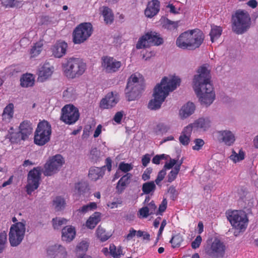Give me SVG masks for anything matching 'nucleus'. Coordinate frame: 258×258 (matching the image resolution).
<instances>
[{
	"label": "nucleus",
	"instance_id": "nucleus-1",
	"mask_svg": "<svg viewBox=\"0 0 258 258\" xmlns=\"http://www.w3.org/2000/svg\"><path fill=\"white\" fill-rule=\"evenodd\" d=\"M210 71L207 64L200 67L194 76L193 88L202 105L208 107L215 99V93L211 84Z\"/></svg>",
	"mask_w": 258,
	"mask_h": 258
},
{
	"label": "nucleus",
	"instance_id": "nucleus-2",
	"mask_svg": "<svg viewBox=\"0 0 258 258\" xmlns=\"http://www.w3.org/2000/svg\"><path fill=\"white\" fill-rule=\"evenodd\" d=\"M180 79L177 77H164L160 84L154 88L153 99L149 102L148 107L152 110L160 109L170 92L174 90L180 83Z\"/></svg>",
	"mask_w": 258,
	"mask_h": 258
},
{
	"label": "nucleus",
	"instance_id": "nucleus-3",
	"mask_svg": "<svg viewBox=\"0 0 258 258\" xmlns=\"http://www.w3.org/2000/svg\"><path fill=\"white\" fill-rule=\"evenodd\" d=\"M62 67L63 73L67 77L74 79L84 74L86 65L79 58L70 57L62 63Z\"/></svg>",
	"mask_w": 258,
	"mask_h": 258
},
{
	"label": "nucleus",
	"instance_id": "nucleus-4",
	"mask_svg": "<svg viewBox=\"0 0 258 258\" xmlns=\"http://www.w3.org/2000/svg\"><path fill=\"white\" fill-rule=\"evenodd\" d=\"M232 30L237 34L245 32L250 27V18L244 11L237 10L232 16Z\"/></svg>",
	"mask_w": 258,
	"mask_h": 258
},
{
	"label": "nucleus",
	"instance_id": "nucleus-5",
	"mask_svg": "<svg viewBox=\"0 0 258 258\" xmlns=\"http://www.w3.org/2000/svg\"><path fill=\"white\" fill-rule=\"evenodd\" d=\"M51 134L50 124L45 120L40 122L35 132L34 142L35 144L43 146L48 142Z\"/></svg>",
	"mask_w": 258,
	"mask_h": 258
},
{
	"label": "nucleus",
	"instance_id": "nucleus-6",
	"mask_svg": "<svg viewBox=\"0 0 258 258\" xmlns=\"http://www.w3.org/2000/svg\"><path fill=\"white\" fill-rule=\"evenodd\" d=\"M143 86L139 82V78L135 75H132L128 80L125 88V97L127 100L133 101L137 99L140 96Z\"/></svg>",
	"mask_w": 258,
	"mask_h": 258
},
{
	"label": "nucleus",
	"instance_id": "nucleus-7",
	"mask_svg": "<svg viewBox=\"0 0 258 258\" xmlns=\"http://www.w3.org/2000/svg\"><path fill=\"white\" fill-rule=\"evenodd\" d=\"M93 32L92 25L90 23L79 24L73 33V41L75 44H81L87 40Z\"/></svg>",
	"mask_w": 258,
	"mask_h": 258
},
{
	"label": "nucleus",
	"instance_id": "nucleus-8",
	"mask_svg": "<svg viewBox=\"0 0 258 258\" xmlns=\"http://www.w3.org/2000/svg\"><path fill=\"white\" fill-rule=\"evenodd\" d=\"M25 222H19L11 226L9 232V241L12 246L19 245L23 240L25 233Z\"/></svg>",
	"mask_w": 258,
	"mask_h": 258
},
{
	"label": "nucleus",
	"instance_id": "nucleus-9",
	"mask_svg": "<svg viewBox=\"0 0 258 258\" xmlns=\"http://www.w3.org/2000/svg\"><path fill=\"white\" fill-rule=\"evenodd\" d=\"M226 245L223 242L215 238L205 248V253L210 258H223L226 251Z\"/></svg>",
	"mask_w": 258,
	"mask_h": 258
},
{
	"label": "nucleus",
	"instance_id": "nucleus-10",
	"mask_svg": "<svg viewBox=\"0 0 258 258\" xmlns=\"http://www.w3.org/2000/svg\"><path fill=\"white\" fill-rule=\"evenodd\" d=\"M64 163V160L61 155L52 157L44 164L43 174L47 176L53 175L59 171Z\"/></svg>",
	"mask_w": 258,
	"mask_h": 258
},
{
	"label": "nucleus",
	"instance_id": "nucleus-11",
	"mask_svg": "<svg viewBox=\"0 0 258 258\" xmlns=\"http://www.w3.org/2000/svg\"><path fill=\"white\" fill-rule=\"evenodd\" d=\"M227 218L232 226L239 230L245 229L248 219L245 213L243 211H233L229 213Z\"/></svg>",
	"mask_w": 258,
	"mask_h": 258
},
{
	"label": "nucleus",
	"instance_id": "nucleus-12",
	"mask_svg": "<svg viewBox=\"0 0 258 258\" xmlns=\"http://www.w3.org/2000/svg\"><path fill=\"white\" fill-rule=\"evenodd\" d=\"M163 42V39L159 34L155 32H148L139 39L136 44V48L142 49L150 45H159Z\"/></svg>",
	"mask_w": 258,
	"mask_h": 258
},
{
	"label": "nucleus",
	"instance_id": "nucleus-13",
	"mask_svg": "<svg viewBox=\"0 0 258 258\" xmlns=\"http://www.w3.org/2000/svg\"><path fill=\"white\" fill-rule=\"evenodd\" d=\"M80 113L77 108L72 104H67L61 109L60 120L68 124L75 123L79 118Z\"/></svg>",
	"mask_w": 258,
	"mask_h": 258
},
{
	"label": "nucleus",
	"instance_id": "nucleus-14",
	"mask_svg": "<svg viewBox=\"0 0 258 258\" xmlns=\"http://www.w3.org/2000/svg\"><path fill=\"white\" fill-rule=\"evenodd\" d=\"M41 167L39 166L34 167L29 172L26 187L28 195H31L32 191L38 187L41 179Z\"/></svg>",
	"mask_w": 258,
	"mask_h": 258
},
{
	"label": "nucleus",
	"instance_id": "nucleus-15",
	"mask_svg": "<svg viewBox=\"0 0 258 258\" xmlns=\"http://www.w3.org/2000/svg\"><path fill=\"white\" fill-rule=\"evenodd\" d=\"M102 62L103 70L108 73H112L118 71L121 66L119 61H117L112 57H104Z\"/></svg>",
	"mask_w": 258,
	"mask_h": 258
},
{
	"label": "nucleus",
	"instance_id": "nucleus-16",
	"mask_svg": "<svg viewBox=\"0 0 258 258\" xmlns=\"http://www.w3.org/2000/svg\"><path fill=\"white\" fill-rule=\"evenodd\" d=\"M189 31L190 43L192 50L200 47L205 38L204 33L199 29H196Z\"/></svg>",
	"mask_w": 258,
	"mask_h": 258
},
{
	"label": "nucleus",
	"instance_id": "nucleus-17",
	"mask_svg": "<svg viewBox=\"0 0 258 258\" xmlns=\"http://www.w3.org/2000/svg\"><path fill=\"white\" fill-rule=\"evenodd\" d=\"M119 101V96L117 93L113 92L108 93L104 98H103L100 103V106L103 109L111 108L117 103Z\"/></svg>",
	"mask_w": 258,
	"mask_h": 258
},
{
	"label": "nucleus",
	"instance_id": "nucleus-18",
	"mask_svg": "<svg viewBox=\"0 0 258 258\" xmlns=\"http://www.w3.org/2000/svg\"><path fill=\"white\" fill-rule=\"evenodd\" d=\"M47 255L50 258H67V253L64 248L60 245H54L48 247Z\"/></svg>",
	"mask_w": 258,
	"mask_h": 258
},
{
	"label": "nucleus",
	"instance_id": "nucleus-19",
	"mask_svg": "<svg viewBox=\"0 0 258 258\" xmlns=\"http://www.w3.org/2000/svg\"><path fill=\"white\" fill-rule=\"evenodd\" d=\"M218 140L225 145L231 146L234 144L236 138L235 135L229 130H222L218 132Z\"/></svg>",
	"mask_w": 258,
	"mask_h": 258
},
{
	"label": "nucleus",
	"instance_id": "nucleus-20",
	"mask_svg": "<svg viewBox=\"0 0 258 258\" xmlns=\"http://www.w3.org/2000/svg\"><path fill=\"white\" fill-rule=\"evenodd\" d=\"M176 45L183 49L192 50L191 44L190 43L189 31L181 33L177 38Z\"/></svg>",
	"mask_w": 258,
	"mask_h": 258
},
{
	"label": "nucleus",
	"instance_id": "nucleus-21",
	"mask_svg": "<svg viewBox=\"0 0 258 258\" xmlns=\"http://www.w3.org/2000/svg\"><path fill=\"white\" fill-rule=\"evenodd\" d=\"M68 44L64 41H58L52 47V52L54 57L60 58L66 53Z\"/></svg>",
	"mask_w": 258,
	"mask_h": 258
},
{
	"label": "nucleus",
	"instance_id": "nucleus-22",
	"mask_svg": "<svg viewBox=\"0 0 258 258\" xmlns=\"http://www.w3.org/2000/svg\"><path fill=\"white\" fill-rule=\"evenodd\" d=\"M159 7L160 2L157 0H153L149 2L145 10V15L148 18H152L158 13Z\"/></svg>",
	"mask_w": 258,
	"mask_h": 258
},
{
	"label": "nucleus",
	"instance_id": "nucleus-23",
	"mask_svg": "<svg viewBox=\"0 0 258 258\" xmlns=\"http://www.w3.org/2000/svg\"><path fill=\"white\" fill-rule=\"evenodd\" d=\"M52 73V68L48 64H44L43 66L41 67L38 71V79L41 82H43L50 77Z\"/></svg>",
	"mask_w": 258,
	"mask_h": 258
},
{
	"label": "nucleus",
	"instance_id": "nucleus-24",
	"mask_svg": "<svg viewBox=\"0 0 258 258\" xmlns=\"http://www.w3.org/2000/svg\"><path fill=\"white\" fill-rule=\"evenodd\" d=\"M192 130V125L189 124L185 127L179 138L180 143L184 145H187L190 141V137Z\"/></svg>",
	"mask_w": 258,
	"mask_h": 258
},
{
	"label": "nucleus",
	"instance_id": "nucleus-25",
	"mask_svg": "<svg viewBox=\"0 0 258 258\" xmlns=\"http://www.w3.org/2000/svg\"><path fill=\"white\" fill-rule=\"evenodd\" d=\"M132 176V175L131 173H127L119 179L116 187L118 194H121L127 185L130 183Z\"/></svg>",
	"mask_w": 258,
	"mask_h": 258
},
{
	"label": "nucleus",
	"instance_id": "nucleus-26",
	"mask_svg": "<svg viewBox=\"0 0 258 258\" xmlns=\"http://www.w3.org/2000/svg\"><path fill=\"white\" fill-rule=\"evenodd\" d=\"M195 106L192 102H188L180 109L179 115L182 118H185L191 115L195 111Z\"/></svg>",
	"mask_w": 258,
	"mask_h": 258
},
{
	"label": "nucleus",
	"instance_id": "nucleus-27",
	"mask_svg": "<svg viewBox=\"0 0 258 258\" xmlns=\"http://www.w3.org/2000/svg\"><path fill=\"white\" fill-rule=\"evenodd\" d=\"M101 220V213L95 212L91 216L86 222V226L87 228L93 229Z\"/></svg>",
	"mask_w": 258,
	"mask_h": 258
},
{
	"label": "nucleus",
	"instance_id": "nucleus-28",
	"mask_svg": "<svg viewBox=\"0 0 258 258\" xmlns=\"http://www.w3.org/2000/svg\"><path fill=\"white\" fill-rule=\"evenodd\" d=\"M76 232L72 227H66L62 229V238L66 241H71L75 237Z\"/></svg>",
	"mask_w": 258,
	"mask_h": 258
},
{
	"label": "nucleus",
	"instance_id": "nucleus-29",
	"mask_svg": "<svg viewBox=\"0 0 258 258\" xmlns=\"http://www.w3.org/2000/svg\"><path fill=\"white\" fill-rule=\"evenodd\" d=\"M20 131L22 132V134L24 135V137L28 138V136L32 133V124L28 120L23 121L20 125Z\"/></svg>",
	"mask_w": 258,
	"mask_h": 258
},
{
	"label": "nucleus",
	"instance_id": "nucleus-30",
	"mask_svg": "<svg viewBox=\"0 0 258 258\" xmlns=\"http://www.w3.org/2000/svg\"><path fill=\"white\" fill-rule=\"evenodd\" d=\"M193 127L200 128L206 131L209 128L211 125V121L208 118H200L197 120L193 124H191Z\"/></svg>",
	"mask_w": 258,
	"mask_h": 258
},
{
	"label": "nucleus",
	"instance_id": "nucleus-31",
	"mask_svg": "<svg viewBox=\"0 0 258 258\" xmlns=\"http://www.w3.org/2000/svg\"><path fill=\"white\" fill-rule=\"evenodd\" d=\"M20 85L22 87H29L33 86L34 78L31 74L24 75L20 79Z\"/></svg>",
	"mask_w": 258,
	"mask_h": 258
},
{
	"label": "nucleus",
	"instance_id": "nucleus-32",
	"mask_svg": "<svg viewBox=\"0 0 258 258\" xmlns=\"http://www.w3.org/2000/svg\"><path fill=\"white\" fill-rule=\"evenodd\" d=\"M104 175V171L101 168L95 167L90 169L88 174L89 177L92 180L96 181Z\"/></svg>",
	"mask_w": 258,
	"mask_h": 258
},
{
	"label": "nucleus",
	"instance_id": "nucleus-33",
	"mask_svg": "<svg viewBox=\"0 0 258 258\" xmlns=\"http://www.w3.org/2000/svg\"><path fill=\"white\" fill-rule=\"evenodd\" d=\"M245 157V153L242 150H240L238 153L232 149L231 150V154L229 157V159L234 163L243 160Z\"/></svg>",
	"mask_w": 258,
	"mask_h": 258
},
{
	"label": "nucleus",
	"instance_id": "nucleus-34",
	"mask_svg": "<svg viewBox=\"0 0 258 258\" xmlns=\"http://www.w3.org/2000/svg\"><path fill=\"white\" fill-rule=\"evenodd\" d=\"M96 235L97 237L102 242L108 240L111 235L110 233H107L105 230L100 225L96 229Z\"/></svg>",
	"mask_w": 258,
	"mask_h": 258
},
{
	"label": "nucleus",
	"instance_id": "nucleus-35",
	"mask_svg": "<svg viewBox=\"0 0 258 258\" xmlns=\"http://www.w3.org/2000/svg\"><path fill=\"white\" fill-rule=\"evenodd\" d=\"M222 32V29L221 27L215 25L212 26L210 33L211 41L214 42L215 39H218L221 36Z\"/></svg>",
	"mask_w": 258,
	"mask_h": 258
},
{
	"label": "nucleus",
	"instance_id": "nucleus-36",
	"mask_svg": "<svg viewBox=\"0 0 258 258\" xmlns=\"http://www.w3.org/2000/svg\"><path fill=\"white\" fill-rule=\"evenodd\" d=\"M104 20L106 24H111L113 21V15L112 11L108 7H104L102 11Z\"/></svg>",
	"mask_w": 258,
	"mask_h": 258
},
{
	"label": "nucleus",
	"instance_id": "nucleus-37",
	"mask_svg": "<svg viewBox=\"0 0 258 258\" xmlns=\"http://www.w3.org/2000/svg\"><path fill=\"white\" fill-rule=\"evenodd\" d=\"M43 43L39 41L35 43L30 49V54L31 57H35L38 55L42 50Z\"/></svg>",
	"mask_w": 258,
	"mask_h": 258
},
{
	"label": "nucleus",
	"instance_id": "nucleus-38",
	"mask_svg": "<svg viewBox=\"0 0 258 258\" xmlns=\"http://www.w3.org/2000/svg\"><path fill=\"white\" fill-rule=\"evenodd\" d=\"M65 201L61 197H57L53 201V205L56 211H59L63 209L65 207Z\"/></svg>",
	"mask_w": 258,
	"mask_h": 258
},
{
	"label": "nucleus",
	"instance_id": "nucleus-39",
	"mask_svg": "<svg viewBox=\"0 0 258 258\" xmlns=\"http://www.w3.org/2000/svg\"><path fill=\"white\" fill-rule=\"evenodd\" d=\"M20 131L16 133H13L10 135V140L12 143H18L21 140H25L27 137L24 136Z\"/></svg>",
	"mask_w": 258,
	"mask_h": 258
},
{
	"label": "nucleus",
	"instance_id": "nucleus-40",
	"mask_svg": "<svg viewBox=\"0 0 258 258\" xmlns=\"http://www.w3.org/2000/svg\"><path fill=\"white\" fill-rule=\"evenodd\" d=\"M156 189V185L154 181H150L144 183L142 185V191L145 194H149L154 192Z\"/></svg>",
	"mask_w": 258,
	"mask_h": 258
},
{
	"label": "nucleus",
	"instance_id": "nucleus-41",
	"mask_svg": "<svg viewBox=\"0 0 258 258\" xmlns=\"http://www.w3.org/2000/svg\"><path fill=\"white\" fill-rule=\"evenodd\" d=\"M170 129V127L167 124L162 123H158L154 128V132L156 134H163L167 133Z\"/></svg>",
	"mask_w": 258,
	"mask_h": 258
},
{
	"label": "nucleus",
	"instance_id": "nucleus-42",
	"mask_svg": "<svg viewBox=\"0 0 258 258\" xmlns=\"http://www.w3.org/2000/svg\"><path fill=\"white\" fill-rule=\"evenodd\" d=\"M63 97L64 99L67 101H72L76 98L75 90L73 87H70L67 88L63 92Z\"/></svg>",
	"mask_w": 258,
	"mask_h": 258
},
{
	"label": "nucleus",
	"instance_id": "nucleus-43",
	"mask_svg": "<svg viewBox=\"0 0 258 258\" xmlns=\"http://www.w3.org/2000/svg\"><path fill=\"white\" fill-rule=\"evenodd\" d=\"M178 25V21H172L168 19H164L163 21V27L168 30L176 29Z\"/></svg>",
	"mask_w": 258,
	"mask_h": 258
},
{
	"label": "nucleus",
	"instance_id": "nucleus-44",
	"mask_svg": "<svg viewBox=\"0 0 258 258\" xmlns=\"http://www.w3.org/2000/svg\"><path fill=\"white\" fill-rule=\"evenodd\" d=\"M109 253L114 258H119L122 254V251L120 247L117 249L114 244H110L109 246Z\"/></svg>",
	"mask_w": 258,
	"mask_h": 258
},
{
	"label": "nucleus",
	"instance_id": "nucleus-45",
	"mask_svg": "<svg viewBox=\"0 0 258 258\" xmlns=\"http://www.w3.org/2000/svg\"><path fill=\"white\" fill-rule=\"evenodd\" d=\"M183 241V238L180 234L173 236L170 241L173 248L178 247Z\"/></svg>",
	"mask_w": 258,
	"mask_h": 258
},
{
	"label": "nucleus",
	"instance_id": "nucleus-46",
	"mask_svg": "<svg viewBox=\"0 0 258 258\" xmlns=\"http://www.w3.org/2000/svg\"><path fill=\"white\" fill-rule=\"evenodd\" d=\"M53 227L54 229H59L62 225L66 224L67 220L64 218H55L52 219Z\"/></svg>",
	"mask_w": 258,
	"mask_h": 258
},
{
	"label": "nucleus",
	"instance_id": "nucleus-47",
	"mask_svg": "<svg viewBox=\"0 0 258 258\" xmlns=\"http://www.w3.org/2000/svg\"><path fill=\"white\" fill-rule=\"evenodd\" d=\"M14 105L13 103L9 104L5 108L3 111V116H8V118H11L13 115Z\"/></svg>",
	"mask_w": 258,
	"mask_h": 258
},
{
	"label": "nucleus",
	"instance_id": "nucleus-48",
	"mask_svg": "<svg viewBox=\"0 0 258 258\" xmlns=\"http://www.w3.org/2000/svg\"><path fill=\"white\" fill-rule=\"evenodd\" d=\"M97 208V204L94 202L90 203L89 204L83 206L79 209L78 211L80 212L85 213L90 210H95Z\"/></svg>",
	"mask_w": 258,
	"mask_h": 258
},
{
	"label": "nucleus",
	"instance_id": "nucleus-49",
	"mask_svg": "<svg viewBox=\"0 0 258 258\" xmlns=\"http://www.w3.org/2000/svg\"><path fill=\"white\" fill-rule=\"evenodd\" d=\"M76 189L80 194L85 192L88 188V185L85 182H79L75 185Z\"/></svg>",
	"mask_w": 258,
	"mask_h": 258
},
{
	"label": "nucleus",
	"instance_id": "nucleus-50",
	"mask_svg": "<svg viewBox=\"0 0 258 258\" xmlns=\"http://www.w3.org/2000/svg\"><path fill=\"white\" fill-rule=\"evenodd\" d=\"M179 170L178 168L174 167L173 169H172L170 173L168 174L167 176V181L169 182H171L173 181L176 177Z\"/></svg>",
	"mask_w": 258,
	"mask_h": 258
},
{
	"label": "nucleus",
	"instance_id": "nucleus-51",
	"mask_svg": "<svg viewBox=\"0 0 258 258\" xmlns=\"http://www.w3.org/2000/svg\"><path fill=\"white\" fill-rule=\"evenodd\" d=\"M100 156V152L96 148H92L90 151V158L93 161H96Z\"/></svg>",
	"mask_w": 258,
	"mask_h": 258
},
{
	"label": "nucleus",
	"instance_id": "nucleus-52",
	"mask_svg": "<svg viewBox=\"0 0 258 258\" xmlns=\"http://www.w3.org/2000/svg\"><path fill=\"white\" fill-rule=\"evenodd\" d=\"M2 5L6 8H13L16 6L17 2L15 0H1Z\"/></svg>",
	"mask_w": 258,
	"mask_h": 258
},
{
	"label": "nucleus",
	"instance_id": "nucleus-53",
	"mask_svg": "<svg viewBox=\"0 0 258 258\" xmlns=\"http://www.w3.org/2000/svg\"><path fill=\"white\" fill-rule=\"evenodd\" d=\"M119 169L124 172H128L133 169L131 164L125 163L123 162H121L119 165Z\"/></svg>",
	"mask_w": 258,
	"mask_h": 258
},
{
	"label": "nucleus",
	"instance_id": "nucleus-54",
	"mask_svg": "<svg viewBox=\"0 0 258 258\" xmlns=\"http://www.w3.org/2000/svg\"><path fill=\"white\" fill-rule=\"evenodd\" d=\"M168 191L171 195V199L173 201H175L178 195V192L175 187L173 186H170Z\"/></svg>",
	"mask_w": 258,
	"mask_h": 258
},
{
	"label": "nucleus",
	"instance_id": "nucleus-55",
	"mask_svg": "<svg viewBox=\"0 0 258 258\" xmlns=\"http://www.w3.org/2000/svg\"><path fill=\"white\" fill-rule=\"evenodd\" d=\"M167 201L166 199H164L161 204L159 205V209L156 214L162 215V213L166 210L167 208Z\"/></svg>",
	"mask_w": 258,
	"mask_h": 258
},
{
	"label": "nucleus",
	"instance_id": "nucleus-56",
	"mask_svg": "<svg viewBox=\"0 0 258 258\" xmlns=\"http://www.w3.org/2000/svg\"><path fill=\"white\" fill-rule=\"evenodd\" d=\"M194 142L195 145L192 147V149L194 150H199L201 149L202 147L204 145V141L201 139H197L195 140Z\"/></svg>",
	"mask_w": 258,
	"mask_h": 258
},
{
	"label": "nucleus",
	"instance_id": "nucleus-57",
	"mask_svg": "<svg viewBox=\"0 0 258 258\" xmlns=\"http://www.w3.org/2000/svg\"><path fill=\"white\" fill-rule=\"evenodd\" d=\"M166 174V170L163 168L159 173L157 175L156 179L155 180V182L157 185H159L160 182L164 179V176Z\"/></svg>",
	"mask_w": 258,
	"mask_h": 258
},
{
	"label": "nucleus",
	"instance_id": "nucleus-58",
	"mask_svg": "<svg viewBox=\"0 0 258 258\" xmlns=\"http://www.w3.org/2000/svg\"><path fill=\"white\" fill-rule=\"evenodd\" d=\"M202 237L200 235L197 236L195 240L191 242V247L193 249H196L198 248L202 242Z\"/></svg>",
	"mask_w": 258,
	"mask_h": 258
},
{
	"label": "nucleus",
	"instance_id": "nucleus-59",
	"mask_svg": "<svg viewBox=\"0 0 258 258\" xmlns=\"http://www.w3.org/2000/svg\"><path fill=\"white\" fill-rule=\"evenodd\" d=\"M89 244L85 241L81 242L77 246V249L78 250L85 251L88 249Z\"/></svg>",
	"mask_w": 258,
	"mask_h": 258
},
{
	"label": "nucleus",
	"instance_id": "nucleus-60",
	"mask_svg": "<svg viewBox=\"0 0 258 258\" xmlns=\"http://www.w3.org/2000/svg\"><path fill=\"white\" fill-rule=\"evenodd\" d=\"M177 160L170 159L169 162H166L163 168L165 169V170L170 169L172 168L174 165L175 166Z\"/></svg>",
	"mask_w": 258,
	"mask_h": 258
},
{
	"label": "nucleus",
	"instance_id": "nucleus-61",
	"mask_svg": "<svg viewBox=\"0 0 258 258\" xmlns=\"http://www.w3.org/2000/svg\"><path fill=\"white\" fill-rule=\"evenodd\" d=\"M7 241V235L5 231L0 233V246H5Z\"/></svg>",
	"mask_w": 258,
	"mask_h": 258
},
{
	"label": "nucleus",
	"instance_id": "nucleus-62",
	"mask_svg": "<svg viewBox=\"0 0 258 258\" xmlns=\"http://www.w3.org/2000/svg\"><path fill=\"white\" fill-rule=\"evenodd\" d=\"M139 214L143 218H147L149 215H151L149 211V209L146 206L140 209Z\"/></svg>",
	"mask_w": 258,
	"mask_h": 258
},
{
	"label": "nucleus",
	"instance_id": "nucleus-63",
	"mask_svg": "<svg viewBox=\"0 0 258 258\" xmlns=\"http://www.w3.org/2000/svg\"><path fill=\"white\" fill-rule=\"evenodd\" d=\"M146 207L149 209V211L150 213V214L152 215L155 213L157 207L154 201H152L150 203H149L148 204V206Z\"/></svg>",
	"mask_w": 258,
	"mask_h": 258
},
{
	"label": "nucleus",
	"instance_id": "nucleus-64",
	"mask_svg": "<svg viewBox=\"0 0 258 258\" xmlns=\"http://www.w3.org/2000/svg\"><path fill=\"white\" fill-rule=\"evenodd\" d=\"M152 171V168H147L142 175V179L145 181L149 179L150 178V175Z\"/></svg>",
	"mask_w": 258,
	"mask_h": 258
}]
</instances>
